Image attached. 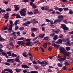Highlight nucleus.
<instances>
[{
	"instance_id": "obj_1",
	"label": "nucleus",
	"mask_w": 73,
	"mask_h": 73,
	"mask_svg": "<svg viewBox=\"0 0 73 73\" xmlns=\"http://www.w3.org/2000/svg\"><path fill=\"white\" fill-rule=\"evenodd\" d=\"M21 16H25L26 15V9H23L20 11Z\"/></svg>"
},
{
	"instance_id": "obj_2",
	"label": "nucleus",
	"mask_w": 73,
	"mask_h": 73,
	"mask_svg": "<svg viewBox=\"0 0 73 73\" xmlns=\"http://www.w3.org/2000/svg\"><path fill=\"white\" fill-rule=\"evenodd\" d=\"M36 62H38L39 64H40V65H42V66H45V65H44H44H47L48 63L47 62H45V61H42V62H41V61H40V60H38L36 61Z\"/></svg>"
},
{
	"instance_id": "obj_3",
	"label": "nucleus",
	"mask_w": 73,
	"mask_h": 73,
	"mask_svg": "<svg viewBox=\"0 0 73 73\" xmlns=\"http://www.w3.org/2000/svg\"><path fill=\"white\" fill-rule=\"evenodd\" d=\"M60 53L65 54L66 52V50L64 47L61 48L60 49Z\"/></svg>"
},
{
	"instance_id": "obj_4",
	"label": "nucleus",
	"mask_w": 73,
	"mask_h": 73,
	"mask_svg": "<svg viewBox=\"0 0 73 73\" xmlns=\"http://www.w3.org/2000/svg\"><path fill=\"white\" fill-rule=\"evenodd\" d=\"M58 57L59 58V59H58V60L60 62H62L66 60L65 58H61V56H58Z\"/></svg>"
},
{
	"instance_id": "obj_5",
	"label": "nucleus",
	"mask_w": 73,
	"mask_h": 73,
	"mask_svg": "<svg viewBox=\"0 0 73 73\" xmlns=\"http://www.w3.org/2000/svg\"><path fill=\"white\" fill-rule=\"evenodd\" d=\"M62 19H57L56 20H54V23H56V22H57V23H60L62 21Z\"/></svg>"
},
{
	"instance_id": "obj_6",
	"label": "nucleus",
	"mask_w": 73,
	"mask_h": 73,
	"mask_svg": "<svg viewBox=\"0 0 73 73\" xmlns=\"http://www.w3.org/2000/svg\"><path fill=\"white\" fill-rule=\"evenodd\" d=\"M20 59V56H17L15 59V60L16 62H17L19 63L20 62V60H19Z\"/></svg>"
},
{
	"instance_id": "obj_7",
	"label": "nucleus",
	"mask_w": 73,
	"mask_h": 73,
	"mask_svg": "<svg viewBox=\"0 0 73 73\" xmlns=\"http://www.w3.org/2000/svg\"><path fill=\"white\" fill-rule=\"evenodd\" d=\"M31 44H32L31 41L26 42V45L27 46H32V45H31Z\"/></svg>"
},
{
	"instance_id": "obj_8",
	"label": "nucleus",
	"mask_w": 73,
	"mask_h": 73,
	"mask_svg": "<svg viewBox=\"0 0 73 73\" xmlns=\"http://www.w3.org/2000/svg\"><path fill=\"white\" fill-rule=\"evenodd\" d=\"M18 5H15L14 6V7L15 8V10L16 11H19V9H19V7H18Z\"/></svg>"
},
{
	"instance_id": "obj_9",
	"label": "nucleus",
	"mask_w": 73,
	"mask_h": 73,
	"mask_svg": "<svg viewBox=\"0 0 73 73\" xmlns=\"http://www.w3.org/2000/svg\"><path fill=\"white\" fill-rule=\"evenodd\" d=\"M56 44H62V40L61 39H59L56 42Z\"/></svg>"
},
{
	"instance_id": "obj_10",
	"label": "nucleus",
	"mask_w": 73,
	"mask_h": 73,
	"mask_svg": "<svg viewBox=\"0 0 73 73\" xmlns=\"http://www.w3.org/2000/svg\"><path fill=\"white\" fill-rule=\"evenodd\" d=\"M17 44L19 45L20 44H21L22 45H24V44H25V43L23 41H18L17 42Z\"/></svg>"
},
{
	"instance_id": "obj_11",
	"label": "nucleus",
	"mask_w": 73,
	"mask_h": 73,
	"mask_svg": "<svg viewBox=\"0 0 73 73\" xmlns=\"http://www.w3.org/2000/svg\"><path fill=\"white\" fill-rule=\"evenodd\" d=\"M21 66L22 68H29V67L27 66V65H22Z\"/></svg>"
},
{
	"instance_id": "obj_12",
	"label": "nucleus",
	"mask_w": 73,
	"mask_h": 73,
	"mask_svg": "<svg viewBox=\"0 0 73 73\" xmlns=\"http://www.w3.org/2000/svg\"><path fill=\"white\" fill-rule=\"evenodd\" d=\"M9 13H7L5 14L4 17L6 18H5L6 19H8V17H9Z\"/></svg>"
},
{
	"instance_id": "obj_13",
	"label": "nucleus",
	"mask_w": 73,
	"mask_h": 73,
	"mask_svg": "<svg viewBox=\"0 0 73 73\" xmlns=\"http://www.w3.org/2000/svg\"><path fill=\"white\" fill-rule=\"evenodd\" d=\"M21 16L20 15V14L17 13L16 14V18L17 19L21 18Z\"/></svg>"
},
{
	"instance_id": "obj_14",
	"label": "nucleus",
	"mask_w": 73,
	"mask_h": 73,
	"mask_svg": "<svg viewBox=\"0 0 73 73\" xmlns=\"http://www.w3.org/2000/svg\"><path fill=\"white\" fill-rule=\"evenodd\" d=\"M64 17V16L63 15H60L58 16V18L60 19H62V20H63V18Z\"/></svg>"
},
{
	"instance_id": "obj_15",
	"label": "nucleus",
	"mask_w": 73,
	"mask_h": 73,
	"mask_svg": "<svg viewBox=\"0 0 73 73\" xmlns=\"http://www.w3.org/2000/svg\"><path fill=\"white\" fill-rule=\"evenodd\" d=\"M34 14H37L38 13V9H36L34 10L33 12Z\"/></svg>"
},
{
	"instance_id": "obj_16",
	"label": "nucleus",
	"mask_w": 73,
	"mask_h": 73,
	"mask_svg": "<svg viewBox=\"0 0 73 73\" xmlns=\"http://www.w3.org/2000/svg\"><path fill=\"white\" fill-rule=\"evenodd\" d=\"M37 30V29L35 28H33L31 29V31L32 32H34V31H36Z\"/></svg>"
},
{
	"instance_id": "obj_17",
	"label": "nucleus",
	"mask_w": 73,
	"mask_h": 73,
	"mask_svg": "<svg viewBox=\"0 0 73 73\" xmlns=\"http://www.w3.org/2000/svg\"><path fill=\"white\" fill-rule=\"evenodd\" d=\"M67 40H68V42L66 43V45H70V43H69V39L68 38H67Z\"/></svg>"
},
{
	"instance_id": "obj_18",
	"label": "nucleus",
	"mask_w": 73,
	"mask_h": 73,
	"mask_svg": "<svg viewBox=\"0 0 73 73\" xmlns=\"http://www.w3.org/2000/svg\"><path fill=\"white\" fill-rule=\"evenodd\" d=\"M15 70H16V72H17V73H19V72H21V69L16 68L15 69Z\"/></svg>"
},
{
	"instance_id": "obj_19",
	"label": "nucleus",
	"mask_w": 73,
	"mask_h": 73,
	"mask_svg": "<svg viewBox=\"0 0 73 73\" xmlns=\"http://www.w3.org/2000/svg\"><path fill=\"white\" fill-rule=\"evenodd\" d=\"M47 44H48L47 43H44L43 45V47L44 48H46L47 47Z\"/></svg>"
},
{
	"instance_id": "obj_20",
	"label": "nucleus",
	"mask_w": 73,
	"mask_h": 73,
	"mask_svg": "<svg viewBox=\"0 0 73 73\" xmlns=\"http://www.w3.org/2000/svg\"><path fill=\"white\" fill-rule=\"evenodd\" d=\"M44 36H45V34H40L39 35V37H40L41 38H43V37H44Z\"/></svg>"
},
{
	"instance_id": "obj_21",
	"label": "nucleus",
	"mask_w": 73,
	"mask_h": 73,
	"mask_svg": "<svg viewBox=\"0 0 73 73\" xmlns=\"http://www.w3.org/2000/svg\"><path fill=\"white\" fill-rule=\"evenodd\" d=\"M44 9L45 10V11H48L49 9V7L48 6H44Z\"/></svg>"
},
{
	"instance_id": "obj_22",
	"label": "nucleus",
	"mask_w": 73,
	"mask_h": 73,
	"mask_svg": "<svg viewBox=\"0 0 73 73\" xmlns=\"http://www.w3.org/2000/svg\"><path fill=\"white\" fill-rule=\"evenodd\" d=\"M12 57H16L17 56V55L14 53H12L11 55Z\"/></svg>"
},
{
	"instance_id": "obj_23",
	"label": "nucleus",
	"mask_w": 73,
	"mask_h": 73,
	"mask_svg": "<svg viewBox=\"0 0 73 73\" xmlns=\"http://www.w3.org/2000/svg\"><path fill=\"white\" fill-rule=\"evenodd\" d=\"M65 53L66 55V56H69V55H70V53L69 52H67L66 53L65 52Z\"/></svg>"
},
{
	"instance_id": "obj_24",
	"label": "nucleus",
	"mask_w": 73,
	"mask_h": 73,
	"mask_svg": "<svg viewBox=\"0 0 73 73\" xmlns=\"http://www.w3.org/2000/svg\"><path fill=\"white\" fill-rule=\"evenodd\" d=\"M19 21V20H18L16 21L15 22V26H17V23Z\"/></svg>"
},
{
	"instance_id": "obj_25",
	"label": "nucleus",
	"mask_w": 73,
	"mask_h": 73,
	"mask_svg": "<svg viewBox=\"0 0 73 73\" xmlns=\"http://www.w3.org/2000/svg\"><path fill=\"white\" fill-rule=\"evenodd\" d=\"M63 29L64 30L67 31L68 30H69V28H68L66 27H65L63 28Z\"/></svg>"
},
{
	"instance_id": "obj_26",
	"label": "nucleus",
	"mask_w": 73,
	"mask_h": 73,
	"mask_svg": "<svg viewBox=\"0 0 73 73\" xmlns=\"http://www.w3.org/2000/svg\"><path fill=\"white\" fill-rule=\"evenodd\" d=\"M5 40V39H4L3 38H2L0 35V41H4Z\"/></svg>"
},
{
	"instance_id": "obj_27",
	"label": "nucleus",
	"mask_w": 73,
	"mask_h": 73,
	"mask_svg": "<svg viewBox=\"0 0 73 73\" xmlns=\"http://www.w3.org/2000/svg\"><path fill=\"white\" fill-rule=\"evenodd\" d=\"M22 54L23 56H24V57H28V55H27L25 53H23Z\"/></svg>"
},
{
	"instance_id": "obj_28",
	"label": "nucleus",
	"mask_w": 73,
	"mask_h": 73,
	"mask_svg": "<svg viewBox=\"0 0 73 73\" xmlns=\"http://www.w3.org/2000/svg\"><path fill=\"white\" fill-rule=\"evenodd\" d=\"M3 64L5 65H8V66H9V65H10V64L7 62L5 63L3 62Z\"/></svg>"
},
{
	"instance_id": "obj_29",
	"label": "nucleus",
	"mask_w": 73,
	"mask_h": 73,
	"mask_svg": "<svg viewBox=\"0 0 73 73\" xmlns=\"http://www.w3.org/2000/svg\"><path fill=\"white\" fill-rule=\"evenodd\" d=\"M13 59H8L7 60V62L9 63L11 61H12L13 60Z\"/></svg>"
},
{
	"instance_id": "obj_30",
	"label": "nucleus",
	"mask_w": 73,
	"mask_h": 73,
	"mask_svg": "<svg viewBox=\"0 0 73 73\" xmlns=\"http://www.w3.org/2000/svg\"><path fill=\"white\" fill-rule=\"evenodd\" d=\"M32 6L33 8L34 9H35L36 8H37V7H36V5H35V4H33L32 5Z\"/></svg>"
},
{
	"instance_id": "obj_31",
	"label": "nucleus",
	"mask_w": 73,
	"mask_h": 73,
	"mask_svg": "<svg viewBox=\"0 0 73 73\" xmlns=\"http://www.w3.org/2000/svg\"><path fill=\"white\" fill-rule=\"evenodd\" d=\"M57 65L58 66H59V67H62V65L60 63H58Z\"/></svg>"
},
{
	"instance_id": "obj_32",
	"label": "nucleus",
	"mask_w": 73,
	"mask_h": 73,
	"mask_svg": "<svg viewBox=\"0 0 73 73\" xmlns=\"http://www.w3.org/2000/svg\"><path fill=\"white\" fill-rule=\"evenodd\" d=\"M10 24H11L10 26H13V25H14L13 23V22L12 21H10Z\"/></svg>"
},
{
	"instance_id": "obj_33",
	"label": "nucleus",
	"mask_w": 73,
	"mask_h": 73,
	"mask_svg": "<svg viewBox=\"0 0 73 73\" xmlns=\"http://www.w3.org/2000/svg\"><path fill=\"white\" fill-rule=\"evenodd\" d=\"M66 50L68 51V50H70V48L69 47H67L66 48Z\"/></svg>"
},
{
	"instance_id": "obj_34",
	"label": "nucleus",
	"mask_w": 73,
	"mask_h": 73,
	"mask_svg": "<svg viewBox=\"0 0 73 73\" xmlns=\"http://www.w3.org/2000/svg\"><path fill=\"white\" fill-rule=\"evenodd\" d=\"M9 44L11 45V46H13V48L15 47V46L13 45V42H11L9 43Z\"/></svg>"
},
{
	"instance_id": "obj_35",
	"label": "nucleus",
	"mask_w": 73,
	"mask_h": 73,
	"mask_svg": "<svg viewBox=\"0 0 73 73\" xmlns=\"http://www.w3.org/2000/svg\"><path fill=\"white\" fill-rule=\"evenodd\" d=\"M63 9L64 11H68L69 10V9L68 8H64Z\"/></svg>"
},
{
	"instance_id": "obj_36",
	"label": "nucleus",
	"mask_w": 73,
	"mask_h": 73,
	"mask_svg": "<svg viewBox=\"0 0 73 73\" xmlns=\"http://www.w3.org/2000/svg\"><path fill=\"white\" fill-rule=\"evenodd\" d=\"M56 39H57V35H55L53 38L54 40H56Z\"/></svg>"
},
{
	"instance_id": "obj_37",
	"label": "nucleus",
	"mask_w": 73,
	"mask_h": 73,
	"mask_svg": "<svg viewBox=\"0 0 73 73\" xmlns=\"http://www.w3.org/2000/svg\"><path fill=\"white\" fill-rule=\"evenodd\" d=\"M2 54L3 56L4 55V56H5L7 54L5 52H2Z\"/></svg>"
},
{
	"instance_id": "obj_38",
	"label": "nucleus",
	"mask_w": 73,
	"mask_h": 73,
	"mask_svg": "<svg viewBox=\"0 0 73 73\" xmlns=\"http://www.w3.org/2000/svg\"><path fill=\"white\" fill-rule=\"evenodd\" d=\"M44 40H47L49 39V37L48 36L45 37H44Z\"/></svg>"
},
{
	"instance_id": "obj_39",
	"label": "nucleus",
	"mask_w": 73,
	"mask_h": 73,
	"mask_svg": "<svg viewBox=\"0 0 73 73\" xmlns=\"http://www.w3.org/2000/svg\"><path fill=\"white\" fill-rule=\"evenodd\" d=\"M28 15H33V12L32 11L29 12L28 13Z\"/></svg>"
},
{
	"instance_id": "obj_40",
	"label": "nucleus",
	"mask_w": 73,
	"mask_h": 73,
	"mask_svg": "<svg viewBox=\"0 0 73 73\" xmlns=\"http://www.w3.org/2000/svg\"><path fill=\"white\" fill-rule=\"evenodd\" d=\"M63 10V9L62 8H59L58 9V10L59 12H61Z\"/></svg>"
},
{
	"instance_id": "obj_41",
	"label": "nucleus",
	"mask_w": 73,
	"mask_h": 73,
	"mask_svg": "<svg viewBox=\"0 0 73 73\" xmlns=\"http://www.w3.org/2000/svg\"><path fill=\"white\" fill-rule=\"evenodd\" d=\"M11 11V9L9 8H8L6 9V11L7 12H10Z\"/></svg>"
},
{
	"instance_id": "obj_42",
	"label": "nucleus",
	"mask_w": 73,
	"mask_h": 73,
	"mask_svg": "<svg viewBox=\"0 0 73 73\" xmlns=\"http://www.w3.org/2000/svg\"><path fill=\"white\" fill-rule=\"evenodd\" d=\"M62 27V28L63 29V28H65L66 26L64 24H62L61 25Z\"/></svg>"
},
{
	"instance_id": "obj_43",
	"label": "nucleus",
	"mask_w": 73,
	"mask_h": 73,
	"mask_svg": "<svg viewBox=\"0 0 73 73\" xmlns=\"http://www.w3.org/2000/svg\"><path fill=\"white\" fill-rule=\"evenodd\" d=\"M13 26H10V27L9 29V30L10 31H11L12 30V27Z\"/></svg>"
},
{
	"instance_id": "obj_44",
	"label": "nucleus",
	"mask_w": 73,
	"mask_h": 73,
	"mask_svg": "<svg viewBox=\"0 0 73 73\" xmlns=\"http://www.w3.org/2000/svg\"><path fill=\"white\" fill-rule=\"evenodd\" d=\"M24 29V27H20L19 28V30H20V31H23Z\"/></svg>"
},
{
	"instance_id": "obj_45",
	"label": "nucleus",
	"mask_w": 73,
	"mask_h": 73,
	"mask_svg": "<svg viewBox=\"0 0 73 73\" xmlns=\"http://www.w3.org/2000/svg\"><path fill=\"white\" fill-rule=\"evenodd\" d=\"M31 73H38L37 71H33L31 72Z\"/></svg>"
},
{
	"instance_id": "obj_46",
	"label": "nucleus",
	"mask_w": 73,
	"mask_h": 73,
	"mask_svg": "<svg viewBox=\"0 0 73 73\" xmlns=\"http://www.w3.org/2000/svg\"><path fill=\"white\" fill-rule=\"evenodd\" d=\"M53 32H55V33H58V32H59V31H58V30L57 31H53Z\"/></svg>"
},
{
	"instance_id": "obj_47",
	"label": "nucleus",
	"mask_w": 73,
	"mask_h": 73,
	"mask_svg": "<svg viewBox=\"0 0 73 73\" xmlns=\"http://www.w3.org/2000/svg\"><path fill=\"white\" fill-rule=\"evenodd\" d=\"M45 20L48 23H49V22H50V20H49L48 19H45Z\"/></svg>"
},
{
	"instance_id": "obj_48",
	"label": "nucleus",
	"mask_w": 73,
	"mask_h": 73,
	"mask_svg": "<svg viewBox=\"0 0 73 73\" xmlns=\"http://www.w3.org/2000/svg\"><path fill=\"white\" fill-rule=\"evenodd\" d=\"M24 38V37H21L17 39V40H23Z\"/></svg>"
},
{
	"instance_id": "obj_49",
	"label": "nucleus",
	"mask_w": 73,
	"mask_h": 73,
	"mask_svg": "<svg viewBox=\"0 0 73 73\" xmlns=\"http://www.w3.org/2000/svg\"><path fill=\"white\" fill-rule=\"evenodd\" d=\"M8 72L10 73H13V71H12V70H10L9 69V71Z\"/></svg>"
},
{
	"instance_id": "obj_50",
	"label": "nucleus",
	"mask_w": 73,
	"mask_h": 73,
	"mask_svg": "<svg viewBox=\"0 0 73 73\" xmlns=\"http://www.w3.org/2000/svg\"><path fill=\"white\" fill-rule=\"evenodd\" d=\"M9 70V68H6L4 69V71H6V72H8Z\"/></svg>"
},
{
	"instance_id": "obj_51",
	"label": "nucleus",
	"mask_w": 73,
	"mask_h": 73,
	"mask_svg": "<svg viewBox=\"0 0 73 73\" xmlns=\"http://www.w3.org/2000/svg\"><path fill=\"white\" fill-rule=\"evenodd\" d=\"M31 38H27L26 40V41L28 42L30 41H31Z\"/></svg>"
},
{
	"instance_id": "obj_52",
	"label": "nucleus",
	"mask_w": 73,
	"mask_h": 73,
	"mask_svg": "<svg viewBox=\"0 0 73 73\" xmlns=\"http://www.w3.org/2000/svg\"><path fill=\"white\" fill-rule=\"evenodd\" d=\"M33 63L34 64H36V65L37 64H38L37 62L36 61H33Z\"/></svg>"
},
{
	"instance_id": "obj_53",
	"label": "nucleus",
	"mask_w": 73,
	"mask_h": 73,
	"mask_svg": "<svg viewBox=\"0 0 73 73\" xmlns=\"http://www.w3.org/2000/svg\"><path fill=\"white\" fill-rule=\"evenodd\" d=\"M69 63L68 62H66L64 63L65 65H69Z\"/></svg>"
},
{
	"instance_id": "obj_54",
	"label": "nucleus",
	"mask_w": 73,
	"mask_h": 73,
	"mask_svg": "<svg viewBox=\"0 0 73 73\" xmlns=\"http://www.w3.org/2000/svg\"><path fill=\"white\" fill-rule=\"evenodd\" d=\"M70 11L69 12V13L70 14H73V11Z\"/></svg>"
},
{
	"instance_id": "obj_55",
	"label": "nucleus",
	"mask_w": 73,
	"mask_h": 73,
	"mask_svg": "<svg viewBox=\"0 0 73 73\" xmlns=\"http://www.w3.org/2000/svg\"><path fill=\"white\" fill-rule=\"evenodd\" d=\"M8 29V27L7 26H6L5 27H4L3 29L4 30H6V29Z\"/></svg>"
},
{
	"instance_id": "obj_56",
	"label": "nucleus",
	"mask_w": 73,
	"mask_h": 73,
	"mask_svg": "<svg viewBox=\"0 0 73 73\" xmlns=\"http://www.w3.org/2000/svg\"><path fill=\"white\" fill-rule=\"evenodd\" d=\"M40 48L42 50V52H44V49L43 48H42V47H40Z\"/></svg>"
},
{
	"instance_id": "obj_57",
	"label": "nucleus",
	"mask_w": 73,
	"mask_h": 73,
	"mask_svg": "<svg viewBox=\"0 0 73 73\" xmlns=\"http://www.w3.org/2000/svg\"><path fill=\"white\" fill-rule=\"evenodd\" d=\"M48 49L50 50V51H51L52 49V47H50L48 48Z\"/></svg>"
},
{
	"instance_id": "obj_58",
	"label": "nucleus",
	"mask_w": 73,
	"mask_h": 73,
	"mask_svg": "<svg viewBox=\"0 0 73 73\" xmlns=\"http://www.w3.org/2000/svg\"><path fill=\"white\" fill-rule=\"evenodd\" d=\"M41 9H42V10L43 11H45V7H42L41 8Z\"/></svg>"
},
{
	"instance_id": "obj_59",
	"label": "nucleus",
	"mask_w": 73,
	"mask_h": 73,
	"mask_svg": "<svg viewBox=\"0 0 73 73\" xmlns=\"http://www.w3.org/2000/svg\"><path fill=\"white\" fill-rule=\"evenodd\" d=\"M26 23L27 24H30L31 23V22L29 21H27L26 22Z\"/></svg>"
},
{
	"instance_id": "obj_60",
	"label": "nucleus",
	"mask_w": 73,
	"mask_h": 73,
	"mask_svg": "<svg viewBox=\"0 0 73 73\" xmlns=\"http://www.w3.org/2000/svg\"><path fill=\"white\" fill-rule=\"evenodd\" d=\"M19 29V27L17 26L15 27V30L17 31V30Z\"/></svg>"
},
{
	"instance_id": "obj_61",
	"label": "nucleus",
	"mask_w": 73,
	"mask_h": 73,
	"mask_svg": "<svg viewBox=\"0 0 73 73\" xmlns=\"http://www.w3.org/2000/svg\"><path fill=\"white\" fill-rule=\"evenodd\" d=\"M63 70H66V67L65 66H64L63 67Z\"/></svg>"
},
{
	"instance_id": "obj_62",
	"label": "nucleus",
	"mask_w": 73,
	"mask_h": 73,
	"mask_svg": "<svg viewBox=\"0 0 73 73\" xmlns=\"http://www.w3.org/2000/svg\"><path fill=\"white\" fill-rule=\"evenodd\" d=\"M63 22L65 23H66V24H68V22H67V21H66L65 20H63Z\"/></svg>"
},
{
	"instance_id": "obj_63",
	"label": "nucleus",
	"mask_w": 73,
	"mask_h": 73,
	"mask_svg": "<svg viewBox=\"0 0 73 73\" xmlns=\"http://www.w3.org/2000/svg\"><path fill=\"white\" fill-rule=\"evenodd\" d=\"M6 11L5 10H3V9H2L1 10V12H5Z\"/></svg>"
},
{
	"instance_id": "obj_64",
	"label": "nucleus",
	"mask_w": 73,
	"mask_h": 73,
	"mask_svg": "<svg viewBox=\"0 0 73 73\" xmlns=\"http://www.w3.org/2000/svg\"><path fill=\"white\" fill-rule=\"evenodd\" d=\"M40 25L42 27V26H45V25H46V24L45 23H43Z\"/></svg>"
}]
</instances>
